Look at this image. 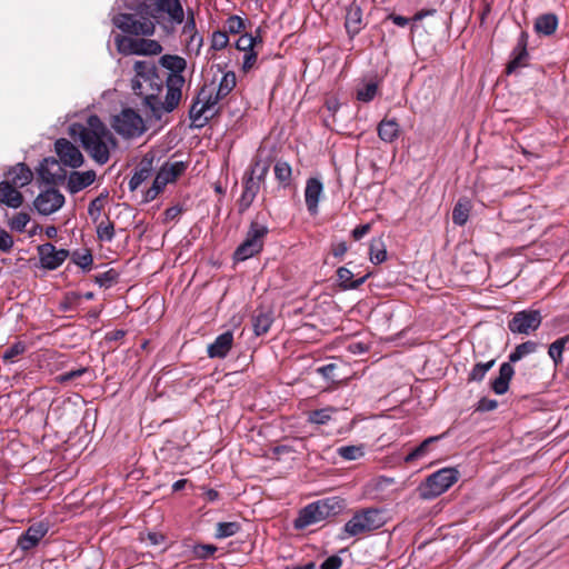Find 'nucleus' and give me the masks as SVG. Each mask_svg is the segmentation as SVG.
<instances>
[{
  "label": "nucleus",
  "mask_w": 569,
  "mask_h": 569,
  "mask_svg": "<svg viewBox=\"0 0 569 569\" xmlns=\"http://www.w3.org/2000/svg\"><path fill=\"white\" fill-rule=\"evenodd\" d=\"M136 77L134 79L151 78V76H158L156 67L150 61H136L133 66Z\"/></svg>",
  "instance_id": "obj_42"
},
{
  "label": "nucleus",
  "mask_w": 569,
  "mask_h": 569,
  "mask_svg": "<svg viewBox=\"0 0 569 569\" xmlns=\"http://www.w3.org/2000/svg\"><path fill=\"white\" fill-rule=\"evenodd\" d=\"M94 179L96 172L92 170L83 172L72 171L68 178V190L71 193H77L93 183Z\"/></svg>",
  "instance_id": "obj_23"
},
{
  "label": "nucleus",
  "mask_w": 569,
  "mask_h": 569,
  "mask_svg": "<svg viewBox=\"0 0 569 569\" xmlns=\"http://www.w3.org/2000/svg\"><path fill=\"white\" fill-rule=\"evenodd\" d=\"M240 530L238 522H219L217 525L216 538L223 539L236 535Z\"/></svg>",
  "instance_id": "obj_45"
},
{
  "label": "nucleus",
  "mask_w": 569,
  "mask_h": 569,
  "mask_svg": "<svg viewBox=\"0 0 569 569\" xmlns=\"http://www.w3.org/2000/svg\"><path fill=\"white\" fill-rule=\"evenodd\" d=\"M257 43H261V39L249 33H244L237 40L236 48L240 51L248 52L253 50Z\"/></svg>",
  "instance_id": "obj_46"
},
{
  "label": "nucleus",
  "mask_w": 569,
  "mask_h": 569,
  "mask_svg": "<svg viewBox=\"0 0 569 569\" xmlns=\"http://www.w3.org/2000/svg\"><path fill=\"white\" fill-rule=\"evenodd\" d=\"M226 28L230 33H240L244 29V21L239 16H231L226 21Z\"/></svg>",
  "instance_id": "obj_53"
},
{
  "label": "nucleus",
  "mask_w": 569,
  "mask_h": 569,
  "mask_svg": "<svg viewBox=\"0 0 569 569\" xmlns=\"http://www.w3.org/2000/svg\"><path fill=\"white\" fill-rule=\"evenodd\" d=\"M387 521L386 513L378 509H368L356 513L343 528L345 533L355 537L367 531L376 530Z\"/></svg>",
  "instance_id": "obj_5"
},
{
  "label": "nucleus",
  "mask_w": 569,
  "mask_h": 569,
  "mask_svg": "<svg viewBox=\"0 0 569 569\" xmlns=\"http://www.w3.org/2000/svg\"><path fill=\"white\" fill-rule=\"evenodd\" d=\"M269 166L266 162L256 161L251 168V174L260 183L268 172Z\"/></svg>",
  "instance_id": "obj_55"
},
{
  "label": "nucleus",
  "mask_w": 569,
  "mask_h": 569,
  "mask_svg": "<svg viewBox=\"0 0 569 569\" xmlns=\"http://www.w3.org/2000/svg\"><path fill=\"white\" fill-rule=\"evenodd\" d=\"M153 10L159 14H167L174 24L184 21V10L180 0H153Z\"/></svg>",
  "instance_id": "obj_14"
},
{
  "label": "nucleus",
  "mask_w": 569,
  "mask_h": 569,
  "mask_svg": "<svg viewBox=\"0 0 569 569\" xmlns=\"http://www.w3.org/2000/svg\"><path fill=\"white\" fill-rule=\"evenodd\" d=\"M495 362L496 360L492 359L488 362L476 363L468 376V381H482L486 373L495 366Z\"/></svg>",
  "instance_id": "obj_40"
},
{
  "label": "nucleus",
  "mask_w": 569,
  "mask_h": 569,
  "mask_svg": "<svg viewBox=\"0 0 569 569\" xmlns=\"http://www.w3.org/2000/svg\"><path fill=\"white\" fill-rule=\"evenodd\" d=\"M322 193V182L318 178H309L306 182L305 201L311 214L318 213V204Z\"/></svg>",
  "instance_id": "obj_18"
},
{
  "label": "nucleus",
  "mask_w": 569,
  "mask_h": 569,
  "mask_svg": "<svg viewBox=\"0 0 569 569\" xmlns=\"http://www.w3.org/2000/svg\"><path fill=\"white\" fill-rule=\"evenodd\" d=\"M361 10L358 7H352L346 14V29L349 34L355 36L361 30Z\"/></svg>",
  "instance_id": "obj_30"
},
{
  "label": "nucleus",
  "mask_w": 569,
  "mask_h": 569,
  "mask_svg": "<svg viewBox=\"0 0 569 569\" xmlns=\"http://www.w3.org/2000/svg\"><path fill=\"white\" fill-rule=\"evenodd\" d=\"M70 137L80 141L91 159L102 166L110 159V151L116 148L112 132L97 116L88 117L86 123H72Z\"/></svg>",
  "instance_id": "obj_2"
},
{
  "label": "nucleus",
  "mask_w": 569,
  "mask_h": 569,
  "mask_svg": "<svg viewBox=\"0 0 569 569\" xmlns=\"http://www.w3.org/2000/svg\"><path fill=\"white\" fill-rule=\"evenodd\" d=\"M498 407V401L495 399L481 398L476 407V411H492Z\"/></svg>",
  "instance_id": "obj_59"
},
{
  "label": "nucleus",
  "mask_w": 569,
  "mask_h": 569,
  "mask_svg": "<svg viewBox=\"0 0 569 569\" xmlns=\"http://www.w3.org/2000/svg\"><path fill=\"white\" fill-rule=\"evenodd\" d=\"M337 451L346 460H357L365 455L363 446H342Z\"/></svg>",
  "instance_id": "obj_44"
},
{
  "label": "nucleus",
  "mask_w": 569,
  "mask_h": 569,
  "mask_svg": "<svg viewBox=\"0 0 569 569\" xmlns=\"http://www.w3.org/2000/svg\"><path fill=\"white\" fill-rule=\"evenodd\" d=\"M117 28L126 33L134 36H152L156 30L153 21L144 17H136L131 13H120L113 18Z\"/></svg>",
  "instance_id": "obj_8"
},
{
  "label": "nucleus",
  "mask_w": 569,
  "mask_h": 569,
  "mask_svg": "<svg viewBox=\"0 0 569 569\" xmlns=\"http://www.w3.org/2000/svg\"><path fill=\"white\" fill-rule=\"evenodd\" d=\"M558 27V17L555 13H545L535 21V30L539 34L551 36Z\"/></svg>",
  "instance_id": "obj_27"
},
{
  "label": "nucleus",
  "mask_w": 569,
  "mask_h": 569,
  "mask_svg": "<svg viewBox=\"0 0 569 569\" xmlns=\"http://www.w3.org/2000/svg\"><path fill=\"white\" fill-rule=\"evenodd\" d=\"M151 173L150 163H141L140 167L136 170L131 179L129 180V189L130 191L137 190L140 184L146 181Z\"/></svg>",
  "instance_id": "obj_36"
},
{
  "label": "nucleus",
  "mask_w": 569,
  "mask_h": 569,
  "mask_svg": "<svg viewBox=\"0 0 569 569\" xmlns=\"http://www.w3.org/2000/svg\"><path fill=\"white\" fill-rule=\"evenodd\" d=\"M204 93H198L197 99L190 108V119L198 127H202L209 119L213 118L204 103Z\"/></svg>",
  "instance_id": "obj_24"
},
{
  "label": "nucleus",
  "mask_w": 569,
  "mask_h": 569,
  "mask_svg": "<svg viewBox=\"0 0 569 569\" xmlns=\"http://www.w3.org/2000/svg\"><path fill=\"white\" fill-rule=\"evenodd\" d=\"M64 203V196L57 189H47L34 199V208L40 214L49 216L58 211Z\"/></svg>",
  "instance_id": "obj_11"
},
{
  "label": "nucleus",
  "mask_w": 569,
  "mask_h": 569,
  "mask_svg": "<svg viewBox=\"0 0 569 569\" xmlns=\"http://www.w3.org/2000/svg\"><path fill=\"white\" fill-rule=\"evenodd\" d=\"M10 181L0 182V202L6 203L11 208H19L23 202V197L20 191Z\"/></svg>",
  "instance_id": "obj_22"
},
{
  "label": "nucleus",
  "mask_w": 569,
  "mask_h": 569,
  "mask_svg": "<svg viewBox=\"0 0 569 569\" xmlns=\"http://www.w3.org/2000/svg\"><path fill=\"white\" fill-rule=\"evenodd\" d=\"M537 342L528 340L526 342H522L518 345L515 350L509 355V361L511 363L518 362L521 360L525 356L536 352L537 350Z\"/></svg>",
  "instance_id": "obj_34"
},
{
  "label": "nucleus",
  "mask_w": 569,
  "mask_h": 569,
  "mask_svg": "<svg viewBox=\"0 0 569 569\" xmlns=\"http://www.w3.org/2000/svg\"><path fill=\"white\" fill-rule=\"evenodd\" d=\"M341 509L340 501L337 498H330L308 505L303 508L295 521L296 528H306L317 523L330 515L337 513Z\"/></svg>",
  "instance_id": "obj_4"
},
{
  "label": "nucleus",
  "mask_w": 569,
  "mask_h": 569,
  "mask_svg": "<svg viewBox=\"0 0 569 569\" xmlns=\"http://www.w3.org/2000/svg\"><path fill=\"white\" fill-rule=\"evenodd\" d=\"M236 74L232 71L226 72L216 90L218 97H222L223 99L233 90L236 87Z\"/></svg>",
  "instance_id": "obj_37"
},
{
  "label": "nucleus",
  "mask_w": 569,
  "mask_h": 569,
  "mask_svg": "<svg viewBox=\"0 0 569 569\" xmlns=\"http://www.w3.org/2000/svg\"><path fill=\"white\" fill-rule=\"evenodd\" d=\"M74 262L82 269H87L92 263V256L89 252L77 254L74 257Z\"/></svg>",
  "instance_id": "obj_63"
},
{
  "label": "nucleus",
  "mask_w": 569,
  "mask_h": 569,
  "mask_svg": "<svg viewBox=\"0 0 569 569\" xmlns=\"http://www.w3.org/2000/svg\"><path fill=\"white\" fill-rule=\"evenodd\" d=\"M118 273L113 269L102 272L96 277V282L100 287L109 288L117 282Z\"/></svg>",
  "instance_id": "obj_50"
},
{
  "label": "nucleus",
  "mask_w": 569,
  "mask_h": 569,
  "mask_svg": "<svg viewBox=\"0 0 569 569\" xmlns=\"http://www.w3.org/2000/svg\"><path fill=\"white\" fill-rule=\"evenodd\" d=\"M229 43V38L226 31H214L211 38V48L214 50H222Z\"/></svg>",
  "instance_id": "obj_51"
},
{
  "label": "nucleus",
  "mask_w": 569,
  "mask_h": 569,
  "mask_svg": "<svg viewBox=\"0 0 569 569\" xmlns=\"http://www.w3.org/2000/svg\"><path fill=\"white\" fill-rule=\"evenodd\" d=\"M443 437H445V433L425 439L418 447H416L410 453H408L406 456L405 461L410 462L416 459L425 457L429 452L430 446L432 443L439 441Z\"/></svg>",
  "instance_id": "obj_29"
},
{
  "label": "nucleus",
  "mask_w": 569,
  "mask_h": 569,
  "mask_svg": "<svg viewBox=\"0 0 569 569\" xmlns=\"http://www.w3.org/2000/svg\"><path fill=\"white\" fill-rule=\"evenodd\" d=\"M217 551L213 545H198L193 549V553L198 559H208Z\"/></svg>",
  "instance_id": "obj_54"
},
{
  "label": "nucleus",
  "mask_w": 569,
  "mask_h": 569,
  "mask_svg": "<svg viewBox=\"0 0 569 569\" xmlns=\"http://www.w3.org/2000/svg\"><path fill=\"white\" fill-rule=\"evenodd\" d=\"M162 191V189L156 184L154 182L152 183L151 188H149L144 196H143V201L144 202H150L152 201L153 199H156V197Z\"/></svg>",
  "instance_id": "obj_64"
},
{
  "label": "nucleus",
  "mask_w": 569,
  "mask_h": 569,
  "mask_svg": "<svg viewBox=\"0 0 569 569\" xmlns=\"http://www.w3.org/2000/svg\"><path fill=\"white\" fill-rule=\"evenodd\" d=\"M200 93H204V103L208 107V111L214 117L219 111V101L222 100V97H218L214 88L211 87H202Z\"/></svg>",
  "instance_id": "obj_33"
},
{
  "label": "nucleus",
  "mask_w": 569,
  "mask_h": 569,
  "mask_svg": "<svg viewBox=\"0 0 569 569\" xmlns=\"http://www.w3.org/2000/svg\"><path fill=\"white\" fill-rule=\"evenodd\" d=\"M233 345V333L228 330L219 335L212 343L208 346L207 353L209 358H224Z\"/></svg>",
  "instance_id": "obj_19"
},
{
  "label": "nucleus",
  "mask_w": 569,
  "mask_h": 569,
  "mask_svg": "<svg viewBox=\"0 0 569 569\" xmlns=\"http://www.w3.org/2000/svg\"><path fill=\"white\" fill-rule=\"evenodd\" d=\"M515 369L510 361L503 362L499 369V376L491 381V389L497 395H505L509 389Z\"/></svg>",
  "instance_id": "obj_21"
},
{
  "label": "nucleus",
  "mask_w": 569,
  "mask_h": 569,
  "mask_svg": "<svg viewBox=\"0 0 569 569\" xmlns=\"http://www.w3.org/2000/svg\"><path fill=\"white\" fill-rule=\"evenodd\" d=\"M162 66L172 71L170 74H181L186 69V60L178 56H163Z\"/></svg>",
  "instance_id": "obj_38"
},
{
  "label": "nucleus",
  "mask_w": 569,
  "mask_h": 569,
  "mask_svg": "<svg viewBox=\"0 0 569 569\" xmlns=\"http://www.w3.org/2000/svg\"><path fill=\"white\" fill-rule=\"evenodd\" d=\"M471 204L467 199H460L452 210V221L457 226H463L469 218Z\"/></svg>",
  "instance_id": "obj_32"
},
{
  "label": "nucleus",
  "mask_w": 569,
  "mask_h": 569,
  "mask_svg": "<svg viewBox=\"0 0 569 569\" xmlns=\"http://www.w3.org/2000/svg\"><path fill=\"white\" fill-rule=\"evenodd\" d=\"M98 238L102 241H111L114 236L113 223L107 219V221H101L97 227Z\"/></svg>",
  "instance_id": "obj_48"
},
{
  "label": "nucleus",
  "mask_w": 569,
  "mask_h": 569,
  "mask_svg": "<svg viewBox=\"0 0 569 569\" xmlns=\"http://www.w3.org/2000/svg\"><path fill=\"white\" fill-rule=\"evenodd\" d=\"M276 179L282 187H289L291 182L292 170L288 162L277 161L273 168Z\"/></svg>",
  "instance_id": "obj_35"
},
{
  "label": "nucleus",
  "mask_w": 569,
  "mask_h": 569,
  "mask_svg": "<svg viewBox=\"0 0 569 569\" xmlns=\"http://www.w3.org/2000/svg\"><path fill=\"white\" fill-rule=\"evenodd\" d=\"M197 28H196V21H194V17H193V11L189 10L188 11V16H187V20L184 22V26L182 28V34L184 37H188V36H191V34H194L197 33Z\"/></svg>",
  "instance_id": "obj_57"
},
{
  "label": "nucleus",
  "mask_w": 569,
  "mask_h": 569,
  "mask_svg": "<svg viewBox=\"0 0 569 569\" xmlns=\"http://www.w3.org/2000/svg\"><path fill=\"white\" fill-rule=\"evenodd\" d=\"M30 221V216L26 212H18L12 217V219L9 221V227L18 232L24 231L26 226Z\"/></svg>",
  "instance_id": "obj_49"
},
{
  "label": "nucleus",
  "mask_w": 569,
  "mask_h": 569,
  "mask_svg": "<svg viewBox=\"0 0 569 569\" xmlns=\"http://www.w3.org/2000/svg\"><path fill=\"white\" fill-rule=\"evenodd\" d=\"M187 38V50L190 53L199 54L200 49L203 44V38L198 32L191 36L186 37Z\"/></svg>",
  "instance_id": "obj_52"
},
{
  "label": "nucleus",
  "mask_w": 569,
  "mask_h": 569,
  "mask_svg": "<svg viewBox=\"0 0 569 569\" xmlns=\"http://www.w3.org/2000/svg\"><path fill=\"white\" fill-rule=\"evenodd\" d=\"M56 152L59 157L60 163L70 167L79 168L83 164L84 158L78 147L67 139H58L54 143Z\"/></svg>",
  "instance_id": "obj_12"
},
{
  "label": "nucleus",
  "mask_w": 569,
  "mask_h": 569,
  "mask_svg": "<svg viewBox=\"0 0 569 569\" xmlns=\"http://www.w3.org/2000/svg\"><path fill=\"white\" fill-rule=\"evenodd\" d=\"M370 260L375 263H380L387 258V250L380 240H373L370 246Z\"/></svg>",
  "instance_id": "obj_47"
},
{
  "label": "nucleus",
  "mask_w": 569,
  "mask_h": 569,
  "mask_svg": "<svg viewBox=\"0 0 569 569\" xmlns=\"http://www.w3.org/2000/svg\"><path fill=\"white\" fill-rule=\"evenodd\" d=\"M258 191H259V182L256 181L252 176H250L244 181V189H243V192L239 200L240 211L247 210L252 204Z\"/></svg>",
  "instance_id": "obj_28"
},
{
  "label": "nucleus",
  "mask_w": 569,
  "mask_h": 569,
  "mask_svg": "<svg viewBox=\"0 0 569 569\" xmlns=\"http://www.w3.org/2000/svg\"><path fill=\"white\" fill-rule=\"evenodd\" d=\"M542 321L539 310L527 309L516 312L508 322V328L512 333L530 335L536 331Z\"/></svg>",
  "instance_id": "obj_10"
},
{
  "label": "nucleus",
  "mask_w": 569,
  "mask_h": 569,
  "mask_svg": "<svg viewBox=\"0 0 569 569\" xmlns=\"http://www.w3.org/2000/svg\"><path fill=\"white\" fill-rule=\"evenodd\" d=\"M69 252L64 249H57L51 243H44L39 247L41 264L49 269H57L67 259Z\"/></svg>",
  "instance_id": "obj_15"
},
{
  "label": "nucleus",
  "mask_w": 569,
  "mask_h": 569,
  "mask_svg": "<svg viewBox=\"0 0 569 569\" xmlns=\"http://www.w3.org/2000/svg\"><path fill=\"white\" fill-rule=\"evenodd\" d=\"M184 78L182 74H169L166 80V96L161 99L163 81L159 76L151 78L133 79L132 90L141 98L142 104L150 110L156 119H161L163 113L173 111L181 101Z\"/></svg>",
  "instance_id": "obj_1"
},
{
  "label": "nucleus",
  "mask_w": 569,
  "mask_h": 569,
  "mask_svg": "<svg viewBox=\"0 0 569 569\" xmlns=\"http://www.w3.org/2000/svg\"><path fill=\"white\" fill-rule=\"evenodd\" d=\"M40 178L47 183H56L66 178V172L61 168L59 160L46 158L38 169Z\"/></svg>",
  "instance_id": "obj_17"
},
{
  "label": "nucleus",
  "mask_w": 569,
  "mask_h": 569,
  "mask_svg": "<svg viewBox=\"0 0 569 569\" xmlns=\"http://www.w3.org/2000/svg\"><path fill=\"white\" fill-rule=\"evenodd\" d=\"M371 228H372L371 223H363V224L356 227L351 233L352 238L356 241L361 240L365 236H367L370 232Z\"/></svg>",
  "instance_id": "obj_61"
},
{
  "label": "nucleus",
  "mask_w": 569,
  "mask_h": 569,
  "mask_svg": "<svg viewBox=\"0 0 569 569\" xmlns=\"http://www.w3.org/2000/svg\"><path fill=\"white\" fill-rule=\"evenodd\" d=\"M459 471L455 468H443L430 475L419 487L420 497L435 499L446 492L458 481Z\"/></svg>",
  "instance_id": "obj_3"
},
{
  "label": "nucleus",
  "mask_w": 569,
  "mask_h": 569,
  "mask_svg": "<svg viewBox=\"0 0 569 569\" xmlns=\"http://www.w3.org/2000/svg\"><path fill=\"white\" fill-rule=\"evenodd\" d=\"M31 180L32 172L24 163H18L7 174V181L19 188L27 186Z\"/></svg>",
  "instance_id": "obj_25"
},
{
  "label": "nucleus",
  "mask_w": 569,
  "mask_h": 569,
  "mask_svg": "<svg viewBox=\"0 0 569 569\" xmlns=\"http://www.w3.org/2000/svg\"><path fill=\"white\" fill-rule=\"evenodd\" d=\"M342 560L338 556H331L321 563V569H339Z\"/></svg>",
  "instance_id": "obj_62"
},
{
  "label": "nucleus",
  "mask_w": 569,
  "mask_h": 569,
  "mask_svg": "<svg viewBox=\"0 0 569 569\" xmlns=\"http://www.w3.org/2000/svg\"><path fill=\"white\" fill-rule=\"evenodd\" d=\"M112 126L124 138L139 137L146 131L142 118L132 109H123L114 117Z\"/></svg>",
  "instance_id": "obj_9"
},
{
  "label": "nucleus",
  "mask_w": 569,
  "mask_h": 569,
  "mask_svg": "<svg viewBox=\"0 0 569 569\" xmlns=\"http://www.w3.org/2000/svg\"><path fill=\"white\" fill-rule=\"evenodd\" d=\"M528 33L521 31L517 41L516 47L511 53V60L507 64L506 72L511 74L516 72L519 68H523L528 64L529 53L527 50L528 46Z\"/></svg>",
  "instance_id": "obj_13"
},
{
  "label": "nucleus",
  "mask_w": 569,
  "mask_h": 569,
  "mask_svg": "<svg viewBox=\"0 0 569 569\" xmlns=\"http://www.w3.org/2000/svg\"><path fill=\"white\" fill-rule=\"evenodd\" d=\"M258 53L254 50L244 52L242 70L243 72L250 71L257 62Z\"/></svg>",
  "instance_id": "obj_58"
},
{
  "label": "nucleus",
  "mask_w": 569,
  "mask_h": 569,
  "mask_svg": "<svg viewBox=\"0 0 569 569\" xmlns=\"http://www.w3.org/2000/svg\"><path fill=\"white\" fill-rule=\"evenodd\" d=\"M116 46L118 51L124 56H157L162 51V47L157 40L127 36H117Z\"/></svg>",
  "instance_id": "obj_7"
},
{
  "label": "nucleus",
  "mask_w": 569,
  "mask_h": 569,
  "mask_svg": "<svg viewBox=\"0 0 569 569\" xmlns=\"http://www.w3.org/2000/svg\"><path fill=\"white\" fill-rule=\"evenodd\" d=\"M269 229L266 224L252 221L243 242L236 249L234 259L244 261L262 250L263 241Z\"/></svg>",
  "instance_id": "obj_6"
},
{
  "label": "nucleus",
  "mask_w": 569,
  "mask_h": 569,
  "mask_svg": "<svg viewBox=\"0 0 569 569\" xmlns=\"http://www.w3.org/2000/svg\"><path fill=\"white\" fill-rule=\"evenodd\" d=\"M378 92V83L369 81L357 89V99L362 102L371 101Z\"/></svg>",
  "instance_id": "obj_41"
},
{
  "label": "nucleus",
  "mask_w": 569,
  "mask_h": 569,
  "mask_svg": "<svg viewBox=\"0 0 569 569\" xmlns=\"http://www.w3.org/2000/svg\"><path fill=\"white\" fill-rule=\"evenodd\" d=\"M369 274H365L358 279H353V273L346 267H340L337 270L339 287L343 290L359 288L368 278Z\"/></svg>",
  "instance_id": "obj_26"
},
{
  "label": "nucleus",
  "mask_w": 569,
  "mask_h": 569,
  "mask_svg": "<svg viewBox=\"0 0 569 569\" xmlns=\"http://www.w3.org/2000/svg\"><path fill=\"white\" fill-rule=\"evenodd\" d=\"M378 134L381 140L391 142V120L383 119L378 127Z\"/></svg>",
  "instance_id": "obj_56"
},
{
  "label": "nucleus",
  "mask_w": 569,
  "mask_h": 569,
  "mask_svg": "<svg viewBox=\"0 0 569 569\" xmlns=\"http://www.w3.org/2000/svg\"><path fill=\"white\" fill-rule=\"evenodd\" d=\"M568 342L569 335L557 339L549 346L548 353L550 358L553 360L555 365H558L562 361V352Z\"/></svg>",
  "instance_id": "obj_39"
},
{
  "label": "nucleus",
  "mask_w": 569,
  "mask_h": 569,
  "mask_svg": "<svg viewBox=\"0 0 569 569\" xmlns=\"http://www.w3.org/2000/svg\"><path fill=\"white\" fill-rule=\"evenodd\" d=\"M273 319L270 312L259 311L252 318L253 330L257 336L268 332Z\"/></svg>",
  "instance_id": "obj_31"
},
{
  "label": "nucleus",
  "mask_w": 569,
  "mask_h": 569,
  "mask_svg": "<svg viewBox=\"0 0 569 569\" xmlns=\"http://www.w3.org/2000/svg\"><path fill=\"white\" fill-rule=\"evenodd\" d=\"M47 532L48 527L44 523H34L30 526L29 529L19 538L18 546L22 550L32 549L39 543Z\"/></svg>",
  "instance_id": "obj_20"
},
{
  "label": "nucleus",
  "mask_w": 569,
  "mask_h": 569,
  "mask_svg": "<svg viewBox=\"0 0 569 569\" xmlns=\"http://www.w3.org/2000/svg\"><path fill=\"white\" fill-rule=\"evenodd\" d=\"M333 412H336V409L331 407L313 410L309 413L308 421L316 425H325L331 419Z\"/></svg>",
  "instance_id": "obj_43"
},
{
  "label": "nucleus",
  "mask_w": 569,
  "mask_h": 569,
  "mask_svg": "<svg viewBox=\"0 0 569 569\" xmlns=\"http://www.w3.org/2000/svg\"><path fill=\"white\" fill-rule=\"evenodd\" d=\"M186 169L187 166L183 161L166 162L158 171L153 182L163 190L168 183L173 182Z\"/></svg>",
  "instance_id": "obj_16"
},
{
  "label": "nucleus",
  "mask_w": 569,
  "mask_h": 569,
  "mask_svg": "<svg viewBox=\"0 0 569 569\" xmlns=\"http://www.w3.org/2000/svg\"><path fill=\"white\" fill-rule=\"evenodd\" d=\"M13 247L12 237L4 230H0V250L8 252Z\"/></svg>",
  "instance_id": "obj_60"
}]
</instances>
